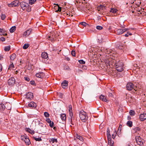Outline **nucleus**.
<instances>
[{
  "label": "nucleus",
  "mask_w": 146,
  "mask_h": 146,
  "mask_svg": "<svg viewBox=\"0 0 146 146\" xmlns=\"http://www.w3.org/2000/svg\"><path fill=\"white\" fill-rule=\"evenodd\" d=\"M6 17V16L4 14H2L1 16V19L3 20L5 19Z\"/></svg>",
  "instance_id": "e433bc0d"
},
{
  "label": "nucleus",
  "mask_w": 146,
  "mask_h": 146,
  "mask_svg": "<svg viewBox=\"0 0 146 146\" xmlns=\"http://www.w3.org/2000/svg\"><path fill=\"white\" fill-rule=\"evenodd\" d=\"M3 58V57L2 56L0 55V60H2Z\"/></svg>",
  "instance_id": "0e129e2a"
},
{
  "label": "nucleus",
  "mask_w": 146,
  "mask_h": 146,
  "mask_svg": "<svg viewBox=\"0 0 146 146\" xmlns=\"http://www.w3.org/2000/svg\"><path fill=\"white\" fill-rule=\"evenodd\" d=\"M96 29L98 30H101L103 29V27L100 26H97L96 27Z\"/></svg>",
  "instance_id": "58836bf2"
},
{
  "label": "nucleus",
  "mask_w": 146,
  "mask_h": 146,
  "mask_svg": "<svg viewBox=\"0 0 146 146\" xmlns=\"http://www.w3.org/2000/svg\"><path fill=\"white\" fill-rule=\"evenodd\" d=\"M115 67L118 72H122L123 70L124 65L122 62L120 61L117 62L115 64Z\"/></svg>",
  "instance_id": "f03ea898"
},
{
  "label": "nucleus",
  "mask_w": 146,
  "mask_h": 146,
  "mask_svg": "<svg viewBox=\"0 0 146 146\" xmlns=\"http://www.w3.org/2000/svg\"><path fill=\"white\" fill-rule=\"evenodd\" d=\"M33 98V94L31 92H29L26 94V98L28 99L31 100Z\"/></svg>",
  "instance_id": "1a4fd4ad"
},
{
  "label": "nucleus",
  "mask_w": 146,
  "mask_h": 146,
  "mask_svg": "<svg viewBox=\"0 0 146 146\" xmlns=\"http://www.w3.org/2000/svg\"><path fill=\"white\" fill-rule=\"evenodd\" d=\"M5 108L4 105L3 104H0V110L1 111H3Z\"/></svg>",
  "instance_id": "aec40b11"
},
{
  "label": "nucleus",
  "mask_w": 146,
  "mask_h": 146,
  "mask_svg": "<svg viewBox=\"0 0 146 146\" xmlns=\"http://www.w3.org/2000/svg\"><path fill=\"white\" fill-rule=\"evenodd\" d=\"M117 10L116 9H111L110 11L113 13H116Z\"/></svg>",
  "instance_id": "f704fd0d"
},
{
  "label": "nucleus",
  "mask_w": 146,
  "mask_h": 146,
  "mask_svg": "<svg viewBox=\"0 0 146 146\" xmlns=\"http://www.w3.org/2000/svg\"><path fill=\"white\" fill-rule=\"evenodd\" d=\"M80 24H81L82 25L84 26H86V25H87V23H86L85 22H82L80 23Z\"/></svg>",
  "instance_id": "37998d69"
},
{
  "label": "nucleus",
  "mask_w": 146,
  "mask_h": 146,
  "mask_svg": "<svg viewBox=\"0 0 146 146\" xmlns=\"http://www.w3.org/2000/svg\"><path fill=\"white\" fill-rule=\"evenodd\" d=\"M32 29H29L26 31L24 33L23 35L26 36H27L30 35L31 32L32 31Z\"/></svg>",
  "instance_id": "9b49d317"
},
{
  "label": "nucleus",
  "mask_w": 146,
  "mask_h": 146,
  "mask_svg": "<svg viewBox=\"0 0 146 146\" xmlns=\"http://www.w3.org/2000/svg\"><path fill=\"white\" fill-rule=\"evenodd\" d=\"M136 141L137 144L143 146V140L139 136L136 137H135Z\"/></svg>",
  "instance_id": "20e7f679"
},
{
  "label": "nucleus",
  "mask_w": 146,
  "mask_h": 146,
  "mask_svg": "<svg viewBox=\"0 0 146 146\" xmlns=\"http://www.w3.org/2000/svg\"><path fill=\"white\" fill-rule=\"evenodd\" d=\"M29 45L28 44H25L23 46V48L24 49H26L28 48Z\"/></svg>",
  "instance_id": "72a5a7b5"
},
{
  "label": "nucleus",
  "mask_w": 146,
  "mask_h": 146,
  "mask_svg": "<svg viewBox=\"0 0 146 146\" xmlns=\"http://www.w3.org/2000/svg\"><path fill=\"white\" fill-rule=\"evenodd\" d=\"M3 29H0V35H3Z\"/></svg>",
  "instance_id": "864d4df0"
},
{
  "label": "nucleus",
  "mask_w": 146,
  "mask_h": 146,
  "mask_svg": "<svg viewBox=\"0 0 146 146\" xmlns=\"http://www.w3.org/2000/svg\"><path fill=\"white\" fill-rule=\"evenodd\" d=\"M31 130L29 128L27 129V131L29 132L30 133H31L30 131H31Z\"/></svg>",
  "instance_id": "680f3d73"
},
{
  "label": "nucleus",
  "mask_w": 146,
  "mask_h": 146,
  "mask_svg": "<svg viewBox=\"0 0 146 146\" xmlns=\"http://www.w3.org/2000/svg\"><path fill=\"white\" fill-rule=\"evenodd\" d=\"M24 141L27 145H29L31 143L29 139L27 137L25 138Z\"/></svg>",
  "instance_id": "4be33fe9"
},
{
  "label": "nucleus",
  "mask_w": 146,
  "mask_h": 146,
  "mask_svg": "<svg viewBox=\"0 0 146 146\" xmlns=\"http://www.w3.org/2000/svg\"><path fill=\"white\" fill-rule=\"evenodd\" d=\"M50 142H52V143H54L55 142H57V139H54L53 138H52L50 139Z\"/></svg>",
  "instance_id": "cd10ccee"
},
{
  "label": "nucleus",
  "mask_w": 146,
  "mask_h": 146,
  "mask_svg": "<svg viewBox=\"0 0 146 146\" xmlns=\"http://www.w3.org/2000/svg\"><path fill=\"white\" fill-rule=\"evenodd\" d=\"M108 94L109 97H112L113 96V95L111 93L108 92Z\"/></svg>",
  "instance_id": "de8ad7c7"
},
{
  "label": "nucleus",
  "mask_w": 146,
  "mask_h": 146,
  "mask_svg": "<svg viewBox=\"0 0 146 146\" xmlns=\"http://www.w3.org/2000/svg\"><path fill=\"white\" fill-rule=\"evenodd\" d=\"M34 139L36 141H41L42 140V139L40 137H38V138H36L35 137H34Z\"/></svg>",
  "instance_id": "4c0bfd02"
},
{
  "label": "nucleus",
  "mask_w": 146,
  "mask_h": 146,
  "mask_svg": "<svg viewBox=\"0 0 146 146\" xmlns=\"http://www.w3.org/2000/svg\"><path fill=\"white\" fill-rule=\"evenodd\" d=\"M25 80L27 81H29L30 80L29 78L28 77H25Z\"/></svg>",
  "instance_id": "4d7b16f0"
},
{
  "label": "nucleus",
  "mask_w": 146,
  "mask_h": 146,
  "mask_svg": "<svg viewBox=\"0 0 146 146\" xmlns=\"http://www.w3.org/2000/svg\"><path fill=\"white\" fill-rule=\"evenodd\" d=\"M140 129L139 127H137L133 129V130L134 132H136L137 131H139L140 130Z\"/></svg>",
  "instance_id": "bb28decb"
},
{
  "label": "nucleus",
  "mask_w": 146,
  "mask_h": 146,
  "mask_svg": "<svg viewBox=\"0 0 146 146\" xmlns=\"http://www.w3.org/2000/svg\"><path fill=\"white\" fill-rule=\"evenodd\" d=\"M78 62L80 63L81 64H84L85 63V62L82 60H79Z\"/></svg>",
  "instance_id": "79ce46f5"
},
{
  "label": "nucleus",
  "mask_w": 146,
  "mask_h": 146,
  "mask_svg": "<svg viewBox=\"0 0 146 146\" xmlns=\"http://www.w3.org/2000/svg\"><path fill=\"white\" fill-rule=\"evenodd\" d=\"M16 27L15 26H13L10 29V31L11 33L14 32L16 30Z\"/></svg>",
  "instance_id": "393cba45"
},
{
  "label": "nucleus",
  "mask_w": 146,
  "mask_h": 146,
  "mask_svg": "<svg viewBox=\"0 0 146 146\" xmlns=\"http://www.w3.org/2000/svg\"><path fill=\"white\" fill-rule=\"evenodd\" d=\"M139 119L141 121H143L146 119V113L142 114L140 115Z\"/></svg>",
  "instance_id": "f8f14e48"
},
{
  "label": "nucleus",
  "mask_w": 146,
  "mask_h": 146,
  "mask_svg": "<svg viewBox=\"0 0 146 146\" xmlns=\"http://www.w3.org/2000/svg\"><path fill=\"white\" fill-rule=\"evenodd\" d=\"M70 118L71 123V124H72V125H74V124L73 122H72V121L74 120V118L73 117V116L72 117H70Z\"/></svg>",
  "instance_id": "49530a36"
},
{
  "label": "nucleus",
  "mask_w": 146,
  "mask_h": 146,
  "mask_svg": "<svg viewBox=\"0 0 146 146\" xmlns=\"http://www.w3.org/2000/svg\"><path fill=\"white\" fill-rule=\"evenodd\" d=\"M15 82V79L13 78H10L8 81V83L9 85L12 86L14 85Z\"/></svg>",
  "instance_id": "423d86ee"
},
{
  "label": "nucleus",
  "mask_w": 146,
  "mask_h": 146,
  "mask_svg": "<svg viewBox=\"0 0 146 146\" xmlns=\"http://www.w3.org/2000/svg\"><path fill=\"white\" fill-rule=\"evenodd\" d=\"M61 119L63 120H65L66 119V115L65 114L63 113L60 115Z\"/></svg>",
  "instance_id": "5701e85b"
},
{
  "label": "nucleus",
  "mask_w": 146,
  "mask_h": 146,
  "mask_svg": "<svg viewBox=\"0 0 146 146\" xmlns=\"http://www.w3.org/2000/svg\"><path fill=\"white\" fill-rule=\"evenodd\" d=\"M10 46H5L4 48V50L5 51H8L10 50Z\"/></svg>",
  "instance_id": "7c9ffc66"
},
{
  "label": "nucleus",
  "mask_w": 146,
  "mask_h": 146,
  "mask_svg": "<svg viewBox=\"0 0 146 146\" xmlns=\"http://www.w3.org/2000/svg\"><path fill=\"white\" fill-rule=\"evenodd\" d=\"M18 72V70H17L15 72V74H17V73Z\"/></svg>",
  "instance_id": "338daca9"
},
{
  "label": "nucleus",
  "mask_w": 146,
  "mask_h": 146,
  "mask_svg": "<svg viewBox=\"0 0 146 146\" xmlns=\"http://www.w3.org/2000/svg\"><path fill=\"white\" fill-rule=\"evenodd\" d=\"M127 125L129 127H131L133 125V122L131 121H128L126 123Z\"/></svg>",
  "instance_id": "6ab92c4d"
},
{
  "label": "nucleus",
  "mask_w": 146,
  "mask_h": 146,
  "mask_svg": "<svg viewBox=\"0 0 146 146\" xmlns=\"http://www.w3.org/2000/svg\"><path fill=\"white\" fill-rule=\"evenodd\" d=\"M2 65L0 63V72H1L2 71Z\"/></svg>",
  "instance_id": "bf43d9fd"
},
{
  "label": "nucleus",
  "mask_w": 146,
  "mask_h": 146,
  "mask_svg": "<svg viewBox=\"0 0 146 146\" xmlns=\"http://www.w3.org/2000/svg\"><path fill=\"white\" fill-rule=\"evenodd\" d=\"M132 35V34L131 33H130L129 32H127V33L125 35V36L126 37H127L129 35Z\"/></svg>",
  "instance_id": "a19ab883"
},
{
  "label": "nucleus",
  "mask_w": 146,
  "mask_h": 146,
  "mask_svg": "<svg viewBox=\"0 0 146 146\" xmlns=\"http://www.w3.org/2000/svg\"><path fill=\"white\" fill-rule=\"evenodd\" d=\"M80 117L82 121L84 122H85L88 119V116L86 113L83 110H82L80 112Z\"/></svg>",
  "instance_id": "f257e3e1"
},
{
  "label": "nucleus",
  "mask_w": 146,
  "mask_h": 146,
  "mask_svg": "<svg viewBox=\"0 0 146 146\" xmlns=\"http://www.w3.org/2000/svg\"><path fill=\"white\" fill-rule=\"evenodd\" d=\"M106 7L104 5H100L98 6L97 8V10L98 11H101V10H104L106 9Z\"/></svg>",
  "instance_id": "dca6fc26"
},
{
  "label": "nucleus",
  "mask_w": 146,
  "mask_h": 146,
  "mask_svg": "<svg viewBox=\"0 0 146 146\" xmlns=\"http://www.w3.org/2000/svg\"><path fill=\"white\" fill-rule=\"evenodd\" d=\"M16 57V55L15 54H13L10 56V58L12 60H13Z\"/></svg>",
  "instance_id": "b1692460"
},
{
  "label": "nucleus",
  "mask_w": 146,
  "mask_h": 146,
  "mask_svg": "<svg viewBox=\"0 0 146 146\" xmlns=\"http://www.w3.org/2000/svg\"><path fill=\"white\" fill-rule=\"evenodd\" d=\"M8 6L10 7H14V6L13 5L12 2L11 3L8 4Z\"/></svg>",
  "instance_id": "5fc2aeb1"
},
{
  "label": "nucleus",
  "mask_w": 146,
  "mask_h": 146,
  "mask_svg": "<svg viewBox=\"0 0 146 146\" xmlns=\"http://www.w3.org/2000/svg\"><path fill=\"white\" fill-rule=\"evenodd\" d=\"M100 99L103 101L106 102H109L108 100L106 99V97L102 95L100 96Z\"/></svg>",
  "instance_id": "4468645a"
},
{
  "label": "nucleus",
  "mask_w": 146,
  "mask_h": 146,
  "mask_svg": "<svg viewBox=\"0 0 146 146\" xmlns=\"http://www.w3.org/2000/svg\"><path fill=\"white\" fill-rule=\"evenodd\" d=\"M71 54L73 56H75L76 55L75 51L72 50L71 52Z\"/></svg>",
  "instance_id": "c03bdc74"
},
{
  "label": "nucleus",
  "mask_w": 146,
  "mask_h": 146,
  "mask_svg": "<svg viewBox=\"0 0 146 146\" xmlns=\"http://www.w3.org/2000/svg\"><path fill=\"white\" fill-rule=\"evenodd\" d=\"M117 134V133H115V136L113 134H112V137L113 139L115 137V136L116 135V134Z\"/></svg>",
  "instance_id": "e2e57ef3"
},
{
  "label": "nucleus",
  "mask_w": 146,
  "mask_h": 146,
  "mask_svg": "<svg viewBox=\"0 0 146 146\" xmlns=\"http://www.w3.org/2000/svg\"><path fill=\"white\" fill-rule=\"evenodd\" d=\"M68 111L69 115L70 117H72L73 116V113L72 112V106L71 105H69L68 106Z\"/></svg>",
  "instance_id": "6e6552de"
},
{
  "label": "nucleus",
  "mask_w": 146,
  "mask_h": 146,
  "mask_svg": "<svg viewBox=\"0 0 146 146\" xmlns=\"http://www.w3.org/2000/svg\"><path fill=\"white\" fill-rule=\"evenodd\" d=\"M27 137H25L24 136H21V139L22 140L24 141L25 139V138H26Z\"/></svg>",
  "instance_id": "603ef678"
},
{
  "label": "nucleus",
  "mask_w": 146,
  "mask_h": 146,
  "mask_svg": "<svg viewBox=\"0 0 146 146\" xmlns=\"http://www.w3.org/2000/svg\"><path fill=\"white\" fill-rule=\"evenodd\" d=\"M129 29H119L117 30L116 31V33L117 35H121L124 32L126 31H127L129 30Z\"/></svg>",
  "instance_id": "39448f33"
},
{
  "label": "nucleus",
  "mask_w": 146,
  "mask_h": 146,
  "mask_svg": "<svg viewBox=\"0 0 146 146\" xmlns=\"http://www.w3.org/2000/svg\"><path fill=\"white\" fill-rule=\"evenodd\" d=\"M44 116L46 117H48L49 116V113L46 112H45L44 113Z\"/></svg>",
  "instance_id": "ea45409f"
},
{
  "label": "nucleus",
  "mask_w": 146,
  "mask_h": 146,
  "mask_svg": "<svg viewBox=\"0 0 146 146\" xmlns=\"http://www.w3.org/2000/svg\"><path fill=\"white\" fill-rule=\"evenodd\" d=\"M68 82L66 80H64L61 84V86L63 88L65 89L68 86Z\"/></svg>",
  "instance_id": "ddd939ff"
},
{
  "label": "nucleus",
  "mask_w": 146,
  "mask_h": 146,
  "mask_svg": "<svg viewBox=\"0 0 146 146\" xmlns=\"http://www.w3.org/2000/svg\"><path fill=\"white\" fill-rule=\"evenodd\" d=\"M107 135H109V134L110 135V129L108 127L107 128Z\"/></svg>",
  "instance_id": "09e8293b"
},
{
  "label": "nucleus",
  "mask_w": 146,
  "mask_h": 146,
  "mask_svg": "<svg viewBox=\"0 0 146 146\" xmlns=\"http://www.w3.org/2000/svg\"><path fill=\"white\" fill-rule=\"evenodd\" d=\"M131 117L130 116H128L127 117V119L128 120H131Z\"/></svg>",
  "instance_id": "052dcab7"
},
{
  "label": "nucleus",
  "mask_w": 146,
  "mask_h": 146,
  "mask_svg": "<svg viewBox=\"0 0 146 146\" xmlns=\"http://www.w3.org/2000/svg\"><path fill=\"white\" fill-rule=\"evenodd\" d=\"M126 87L127 90H131L133 89L135 91H136L133 84L131 82L128 83L127 84Z\"/></svg>",
  "instance_id": "7ed1b4c3"
},
{
  "label": "nucleus",
  "mask_w": 146,
  "mask_h": 146,
  "mask_svg": "<svg viewBox=\"0 0 146 146\" xmlns=\"http://www.w3.org/2000/svg\"><path fill=\"white\" fill-rule=\"evenodd\" d=\"M41 56L42 58L44 59H48V56L47 53L45 52H43L42 53Z\"/></svg>",
  "instance_id": "2eb2a0df"
},
{
  "label": "nucleus",
  "mask_w": 146,
  "mask_h": 146,
  "mask_svg": "<svg viewBox=\"0 0 146 146\" xmlns=\"http://www.w3.org/2000/svg\"><path fill=\"white\" fill-rule=\"evenodd\" d=\"M14 67V64L12 63L11 64L9 67L8 69L10 70H11Z\"/></svg>",
  "instance_id": "c9c22d12"
},
{
  "label": "nucleus",
  "mask_w": 146,
  "mask_h": 146,
  "mask_svg": "<svg viewBox=\"0 0 146 146\" xmlns=\"http://www.w3.org/2000/svg\"><path fill=\"white\" fill-rule=\"evenodd\" d=\"M108 137V143H111V135H107Z\"/></svg>",
  "instance_id": "a878e982"
},
{
  "label": "nucleus",
  "mask_w": 146,
  "mask_h": 146,
  "mask_svg": "<svg viewBox=\"0 0 146 146\" xmlns=\"http://www.w3.org/2000/svg\"><path fill=\"white\" fill-rule=\"evenodd\" d=\"M27 5H28V4L24 2H22L20 3L21 7L23 10L25 9L26 8Z\"/></svg>",
  "instance_id": "9d476101"
},
{
  "label": "nucleus",
  "mask_w": 146,
  "mask_h": 146,
  "mask_svg": "<svg viewBox=\"0 0 146 146\" xmlns=\"http://www.w3.org/2000/svg\"><path fill=\"white\" fill-rule=\"evenodd\" d=\"M56 7L58 8L57 10H56V12L57 11H60L61 10V8L58 5H56Z\"/></svg>",
  "instance_id": "c756f323"
},
{
  "label": "nucleus",
  "mask_w": 146,
  "mask_h": 146,
  "mask_svg": "<svg viewBox=\"0 0 146 146\" xmlns=\"http://www.w3.org/2000/svg\"><path fill=\"white\" fill-rule=\"evenodd\" d=\"M46 121L48 123H49L51 122V121L50 119L49 118H47L46 119Z\"/></svg>",
  "instance_id": "8fccbe9b"
},
{
  "label": "nucleus",
  "mask_w": 146,
  "mask_h": 146,
  "mask_svg": "<svg viewBox=\"0 0 146 146\" xmlns=\"http://www.w3.org/2000/svg\"><path fill=\"white\" fill-rule=\"evenodd\" d=\"M36 1V0H29V3L30 5H32L34 4Z\"/></svg>",
  "instance_id": "2f4dec72"
},
{
  "label": "nucleus",
  "mask_w": 146,
  "mask_h": 146,
  "mask_svg": "<svg viewBox=\"0 0 146 146\" xmlns=\"http://www.w3.org/2000/svg\"><path fill=\"white\" fill-rule=\"evenodd\" d=\"M144 10V9H141V10H139V11L138 12L139 13H138V14H139V13H141V14L142 13V12H141V11H143Z\"/></svg>",
  "instance_id": "13d9d810"
},
{
  "label": "nucleus",
  "mask_w": 146,
  "mask_h": 146,
  "mask_svg": "<svg viewBox=\"0 0 146 146\" xmlns=\"http://www.w3.org/2000/svg\"><path fill=\"white\" fill-rule=\"evenodd\" d=\"M12 3L13 4V5L14 6V7H16L18 6L19 2L18 1L16 0L12 2Z\"/></svg>",
  "instance_id": "a211bd4d"
},
{
  "label": "nucleus",
  "mask_w": 146,
  "mask_h": 146,
  "mask_svg": "<svg viewBox=\"0 0 146 146\" xmlns=\"http://www.w3.org/2000/svg\"><path fill=\"white\" fill-rule=\"evenodd\" d=\"M1 40L2 41H4L5 40V38L3 37H2L1 38Z\"/></svg>",
  "instance_id": "6e6d98bb"
},
{
  "label": "nucleus",
  "mask_w": 146,
  "mask_h": 146,
  "mask_svg": "<svg viewBox=\"0 0 146 146\" xmlns=\"http://www.w3.org/2000/svg\"><path fill=\"white\" fill-rule=\"evenodd\" d=\"M76 138L79 139L80 141H83L84 140L83 137L80 136L79 135H77Z\"/></svg>",
  "instance_id": "c85d7f7f"
},
{
  "label": "nucleus",
  "mask_w": 146,
  "mask_h": 146,
  "mask_svg": "<svg viewBox=\"0 0 146 146\" xmlns=\"http://www.w3.org/2000/svg\"><path fill=\"white\" fill-rule=\"evenodd\" d=\"M36 76L37 78H42L45 76V74L43 72H39L36 74Z\"/></svg>",
  "instance_id": "0eeeda50"
},
{
  "label": "nucleus",
  "mask_w": 146,
  "mask_h": 146,
  "mask_svg": "<svg viewBox=\"0 0 146 146\" xmlns=\"http://www.w3.org/2000/svg\"><path fill=\"white\" fill-rule=\"evenodd\" d=\"M35 83V82L33 80H32L30 81V84H31V85H34Z\"/></svg>",
  "instance_id": "3c124183"
},
{
  "label": "nucleus",
  "mask_w": 146,
  "mask_h": 146,
  "mask_svg": "<svg viewBox=\"0 0 146 146\" xmlns=\"http://www.w3.org/2000/svg\"><path fill=\"white\" fill-rule=\"evenodd\" d=\"M129 113L130 115L131 116H134L135 114V111L132 110H131L129 111Z\"/></svg>",
  "instance_id": "473e14b6"
},
{
  "label": "nucleus",
  "mask_w": 146,
  "mask_h": 146,
  "mask_svg": "<svg viewBox=\"0 0 146 146\" xmlns=\"http://www.w3.org/2000/svg\"><path fill=\"white\" fill-rule=\"evenodd\" d=\"M28 106L29 107L32 108H35L36 106V104L34 102H31L28 104Z\"/></svg>",
  "instance_id": "f3484780"
},
{
  "label": "nucleus",
  "mask_w": 146,
  "mask_h": 146,
  "mask_svg": "<svg viewBox=\"0 0 146 146\" xmlns=\"http://www.w3.org/2000/svg\"><path fill=\"white\" fill-rule=\"evenodd\" d=\"M3 35H4V36H6L7 35V33H5L4 34H3Z\"/></svg>",
  "instance_id": "774afa93"
},
{
  "label": "nucleus",
  "mask_w": 146,
  "mask_h": 146,
  "mask_svg": "<svg viewBox=\"0 0 146 146\" xmlns=\"http://www.w3.org/2000/svg\"><path fill=\"white\" fill-rule=\"evenodd\" d=\"M53 32L50 33V36H49L48 38H50L51 40H53L55 38V35H52Z\"/></svg>",
  "instance_id": "412c9836"
},
{
  "label": "nucleus",
  "mask_w": 146,
  "mask_h": 146,
  "mask_svg": "<svg viewBox=\"0 0 146 146\" xmlns=\"http://www.w3.org/2000/svg\"><path fill=\"white\" fill-rule=\"evenodd\" d=\"M49 125L51 127H54V123L53 122H50L49 123Z\"/></svg>",
  "instance_id": "a18cd8bd"
},
{
  "label": "nucleus",
  "mask_w": 146,
  "mask_h": 146,
  "mask_svg": "<svg viewBox=\"0 0 146 146\" xmlns=\"http://www.w3.org/2000/svg\"><path fill=\"white\" fill-rule=\"evenodd\" d=\"M66 58L68 61H69L70 60V59L69 58Z\"/></svg>",
  "instance_id": "69168bd1"
}]
</instances>
